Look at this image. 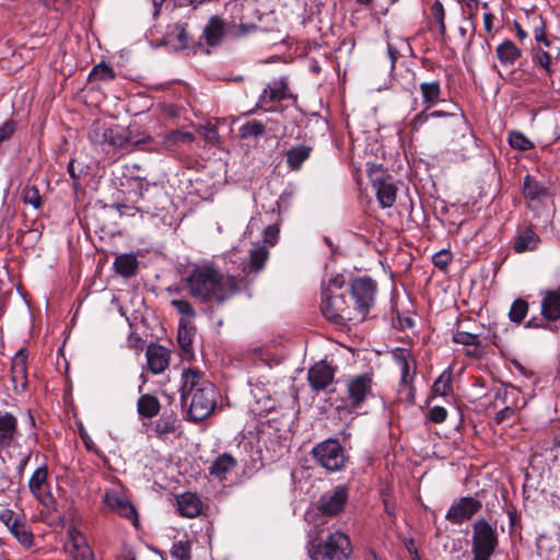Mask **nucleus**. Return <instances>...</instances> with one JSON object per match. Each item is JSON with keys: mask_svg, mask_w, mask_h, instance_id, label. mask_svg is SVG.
<instances>
[{"mask_svg": "<svg viewBox=\"0 0 560 560\" xmlns=\"http://www.w3.org/2000/svg\"><path fill=\"white\" fill-rule=\"evenodd\" d=\"M185 282L190 296L205 303L222 304L240 290L234 276L208 264L195 266Z\"/></svg>", "mask_w": 560, "mask_h": 560, "instance_id": "obj_1", "label": "nucleus"}, {"mask_svg": "<svg viewBox=\"0 0 560 560\" xmlns=\"http://www.w3.org/2000/svg\"><path fill=\"white\" fill-rule=\"evenodd\" d=\"M180 398L182 404L188 406L190 420L198 422L211 415L217 405L218 393L203 373L196 369H185L182 372Z\"/></svg>", "mask_w": 560, "mask_h": 560, "instance_id": "obj_2", "label": "nucleus"}, {"mask_svg": "<svg viewBox=\"0 0 560 560\" xmlns=\"http://www.w3.org/2000/svg\"><path fill=\"white\" fill-rule=\"evenodd\" d=\"M373 385V378L369 374L354 375L348 378L340 407L350 413H361L365 402L374 397Z\"/></svg>", "mask_w": 560, "mask_h": 560, "instance_id": "obj_3", "label": "nucleus"}, {"mask_svg": "<svg viewBox=\"0 0 560 560\" xmlns=\"http://www.w3.org/2000/svg\"><path fill=\"white\" fill-rule=\"evenodd\" d=\"M499 544L495 527L485 518L475 522L471 536L472 560H490Z\"/></svg>", "mask_w": 560, "mask_h": 560, "instance_id": "obj_4", "label": "nucleus"}, {"mask_svg": "<svg viewBox=\"0 0 560 560\" xmlns=\"http://www.w3.org/2000/svg\"><path fill=\"white\" fill-rule=\"evenodd\" d=\"M308 552L312 560H348L352 546L349 537L337 530L329 535L324 545H313Z\"/></svg>", "mask_w": 560, "mask_h": 560, "instance_id": "obj_5", "label": "nucleus"}, {"mask_svg": "<svg viewBox=\"0 0 560 560\" xmlns=\"http://www.w3.org/2000/svg\"><path fill=\"white\" fill-rule=\"evenodd\" d=\"M366 172L382 208H390L396 200L397 188L393 177L381 164L366 163Z\"/></svg>", "mask_w": 560, "mask_h": 560, "instance_id": "obj_6", "label": "nucleus"}, {"mask_svg": "<svg viewBox=\"0 0 560 560\" xmlns=\"http://www.w3.org/2000/svg\"><path fill=\"white\" fill-rule=\"evenodd\" d=\"M315 462L328 471H339L345 467L347 457L342 445L334 439H327L312 451Z\"/></svg>", "mask_w": 560, "mask_h": 560, "instance_id": "obj_7", "label": "nucleus"}, {"mask_svg": "<svg viewBox=\"0 0 560 560\" xmlns=\"http://www.w3.org/2000/svg\"><path fill=\"white\" fill-rule=\"evenodd\" d=\"M250 399L248 400V411L255 417H265L276 409L277 399L271 395L268 384L260 378H250Z\"/></svg>", "mask_w": 560, "mask_h": 560, "instance_id": "obj_8", "label": "nucleus"}, {"mask_svg": "<svg viewBox=\"0 0 560 560\" xmlns=\"http://www.w3.org/2000/svg\"><path fill=\"white\" fill-rule=\"evenodd\" d=\"M322 313L335 324H343L355 318L352 306L348 305L342 293H323Z\"/></svg>", "mask_w": 560, "mask_h": 560, "instance_id": "obj_9", "label": "nucleus"}, {"mask_svg": "<svg viewBox=\"0 0 560 560\" xmlns=\"http://www.w3.org/2000/svg\"><path fill=\"white\" fill-rule=\"evenodd\" d=\"M376 294V283L371 278H358L351 284V300L354 314L364 317L373 306Z\"/></svg>", "mask_w": 560, "mask_h": 560, "instance_id": "obj_10", "label": "nucleus"}, {"mask_svg": "<svg viewBox=\"0 0 560 560\" xmlns=\"http://www.w3.org/2000/svg\"><path fill=\"white\" fill-rule=\"evenodd\" d=\"M104 503L110 511L119 514L121 517L129 520L135 525L138 524V513L136 508L128 499L122 487L114 486L106 489L104 494Z\"/></svg>", "mask_w": 560, "mask_h": 560, "instance_id": "obj_11", "label": "nucleus"}, {"mask_svg": "<svg viewBox=\"0 0 560 560\" xmlns=\"http://www.w3.org/2000/svg\"><path fill=\"white\" fill-rule=\"evenodd\" d=\"M392 360L400 371V386L406 387L409 395L413 392V380L417 362L413 353L406 348H395L390 351Z\"/></svg>", "mask_w": 560, "mask_h": 560, "instance_id": "obj_12", "label": "nucleus"}, {"mask_svg": "<svg viewBox=\"0 0 560 560\" xmlns=\"http://www.w3.org/2000/svg\"><path fill=\"white\" fill-rule=\"evenodd\" d=\"M18 418L9 412L0 413V452L20 447Z\"/></svg>", "mask_w": 560, "mask_h": 560, "instance_id": "obj_13", "label": "nucleus"}, {"mask_svg": "<svg viewBox=\"0 0 560 560\" xmlns=\"http://www.w3.org/2000/svg\"><path fill=\"white\" fill-rule=\"evenodd\" d=\"M48 468L46 465H42L36 468L28 480V488L32 494L44 506L50 508L54 504V497L48 491Z\"/></svg>", "mask_w": 560, "mask_h": 560, "instance_id": "obj_14", "label": "nucleus"}, {"mask_svg": "<svg viewBox=\"0 0 560 560\" xmlns=\"http://www.w3.org/2000/svg\"><path fill=\"white\" fill-rule=\"evenodd\" d=\"M481 509V502L471 497H464L455 501L448 509L445 518L454 524H462L469 520Z\"/></svg>", "mask_w": 560, "mask_h": 560, "instance_id": "obj_15", "label": "nucleus"}, {"mask_svg": "<svg viewBox=\"0 0 560 560\" xmlns=\"http://www.w3.org/2000/svg\"><path fill=\"white\" fill-rule=\"evenodd\" d=\"M11 382L13 390L23 393L27 387V353L21 349L15 353L11 362Z\"/></svg>", "mask_w": 560, "mask_h": 560, "instance_id": "obj_16", "label": "nucleus"}, {"mask_svg": "<svg viewBox=\"0 0 560 560\" xmlns=\"http://www.w3.org/2000/svg\"><path fill=\"white\" fill-rule=\"evenodd\" d=\"M347 500V489L342 486H338L320 497L318 509L323 514L335 515L343 509Z\"/></svg>", "mask_w": 560, "mask_h": 560, "instance_id": "obj_17", "label": "nucleus"}, {"mask_svg": "<svg viewBox=\"0 0 560 560\" xmlns=\"http://www.w3.org/2000/svg\"><path fill=\"white\" fill-rule=\"evenodd\" d=\"M176 509L180 516L195 518L202 513L203 502L199 494L191 491H185L175 497Z\"/></svg>", "mask_w": 560, "mask_h": 560, "instance_id": "obj_18", "label": "nucleus"}, {"mask_svg": "<svg viewBox=\"0 0 560 560\" xmlns=\"http://www.w3.org/2000/svg\"><path fill=\"white\" fill-rule=\"evenodd\" d=\"M334 377V369L324 361L315 363L307 373L308 383L316 392L325 390L332 384Z\"/></svg>", "mask_w": 560, "mask_h": 560, "instance_id": "obj_19", "label": "nucleus"}, {"mask_svg": "<svg viewBox=\"0 0 560 560\" xmlns=\"http://www.w3.org/2000/svg\"><path fill=\"white\" fill-rule=\"evenodd\" d=\"M147 363L153 374L163 373L170 364V351L158 343H150L145 351Z\"/></svg>", "mask_w": 560, "mask_h": 560, "instance_id": "obj_20", "label": "nucleus"}, {"mask_svg": "<svg viewBox=\"0 0 560 560\" xmlns=\"http://www.w3.org/2000/svg\"><path fill=\"white\" fill-rule=\"evenodd\" d=\"M540 313L547 322L560 320V287L541 293Z\"/></svg>", "mask_w": 560, "mask_h": 560, "instance_id": "obj_21", "label": "nucleus"}, {"mask_svg": "<svg viewBox=\"0 0 560 560\" xmlns=\"http://www.w3.org/2000/svg\"><path fill=\"white\" fill-rule=\"evenodd\" d=\"M540 237L532 228H523L518 230L513 243V249L517 254L532 252L538 248Z\"/></svg>", "mask_w": 560, "mask_h": 560, "instance_id": "obj_22", "label": "nucleus"}, {"mask_svg": "<svg viewBox=\"0 0 560 560\" xmlns=\"http://www.w3.org/2000/svg\"><path fill=\"white\" fill-rule=\"evenodd\" d=\"M155 434L163 440L170 438H178L182 434L179 421L175 415H162L155 422L154 425Z\"/></svg>", "mask_w": 560, "mask_h": 560, "instance_id": "obj_23", "label": "nucleus"}, {"mask_svg": "<svg viewBox=\"0 0 560 560\" xmlns=\"http://www.w3.org/2000/svg\"><path fill=\"white\" fill-rule=\"evenodd\" d=\"M235 467L236 459L229 454H222L212 462L209 467V474L218 480L223 481Z\"/></svg>", "mask_w": 560, "mask_h": 560, "instance_id": "obj_24", "label": "nucleus"}, {"mask_svg": "<svg viewBox=\"0 0 560 560\" xmlns=\"http://www.w3.org/2000/svg\"><path fill=\"white\" fill-rule=\"evenodd\" d=\"M68 536L77 560H91L92 550L83 534L74 527L68 529Z\"/></svg>", "mask_w": 560, "mask_h": 560, "instance_id": "obj_25", "label": "nucleus"}, {"mask_svg": "<svg viewBox=\"0 0 560 560\" xmlns=\"http://www.w3.org/2000/svg\"><path fill=\"white\" fill-rule=\"evenodd\" d=\"M497 57L502 66H513L522 56L521 49L511 40L505 39L498 45Z\"/></svg>", "mask_w": 560, "mask_h": 560, "instance_id": "obj_26", "label": "nucleus"}, {"mask_svg": "<svg viewBox=\"0 0 560 560\" xmlns=\"http://www.w3.org/2000/svg\"><path fill=\"white\" fill-rule=\"evenodd\" d=\"M139 261L133 254H120L114 260L115 271L124 278H130L136 275Z\"/></svg>", "mask_w": 560, "mask_h": 560, "instance_id": "obj_27", "label": "nucleus"}, {"mask_svg": "<svg viewBox=\"0 0 560 560\" xmlns=\"http://www.w3.org/2000/svg\"><path fill=\"white\" fill-rule=\"evenodd\" d=\"M288 84L283 79H278L270 82L262 91L259 103L265 104L268 102L281 101L285 98Z\"/></svg>", "mask_w": 560, "mask_h": 560, "instance_id": "obj_28", "label": "nucleus"}, {"mask_svg": "<svg viewBox=\"0 0 560 560\" xmlns=\"http://www.w3.org/2000/svg\"><path fill=\"white\" fill-rule=\"evenodd\" d=\"M420 93L422 103L425 105L427 109L442 101L440 81L422 82L420 84Z\"/></svg>", "mask_w": 560, "mask_h": 560, "instance_id": "obj_29", "label": "nucleus"}, {"mask_svg": "<svg viewBox=\"0 0 560 560\" xmlns=\"http://www.w3.org/2000/svg\"><path fill=\"white\" fill-rule=\"evenodd\" d=\"M312 148L305 144H300L296 147L290 148L287 155V165L292 171H298L301 168L302 164L310 158Z\"/></svg>", "mask_w": 560, "mask_h": 560, "instance_id": "obj_30", "label": "nucleus"}, {"mask_svg": "<svg viewBox=\"0 0 560 560\" xmlns=\"http://www.w3.org/2000/svg\"><path fill=\"white\" fill-rule=\"evenodd\" d=\"M206 40L213 46L221 42L224 34V23L218 16H212L203 30Z\"/></svg>", "mask_w": 560, "mask_h": 560, "instance_id": "obj_31", "label": "nucleus"}, {"mask_svg": "<svg viewBox=\"0 0 560 560\" xmlns=\"http://www.w3.org/2000/svg\"><path fill=\"white\" fill-rule=\"evenodd\" d=\"M9 532L22 546L30 548L33 545V534L24 518L21 517L18 522L12 523Z\"/></svg>", "mask_w": 560, "mask_h": 560, "instance_id": "obj_32", "label": "nucleus"}, {"mask_svg": "<svg viewBox=\"0 0 560 560\" xmlns=\"http://www.w3.org/2000/svg\"><path fill=\"white\" fill-rule=\"evenodd\" d=\"M104 136V141H106L108 153L110 152V149L117 150L125 148L126 143L128 142L126 131L120 127L106 129V135Z\"/></svg>", "mask_w": 560, "mask_h": 560, "instance_id": "obj_33", "label": "nucleus"}, {"mask_svg": "<svg viewBox=\"0 0 560 560\" xmlns=\"http://www.w3.org/2000/svg\"><path fill=\"white\" fill-rule=\"evenodd\" d=\"M269 257V252L265 245L257 244L249 250L248 269L254 272L260 271Z\"/></svg>", "mask_w": 560, "mask_h": 560, "instance_id": "obj_34", "label": "nucleus"}, {"mask_svg": "<svg viewBox=\"0 0 560 560\" xmlns=\"http://www.w3.org/2000/svg\"><path fill=\"white\" fill-rule=\"evenodd\" d=\"M138 412L143 418H153L160 411V402L156 397L151 395H142L138 399Z\"/></svg>", "mask_w": 560, "mask_h": 560, "instance_id": "obj_35", "label": "nucleus"}, {"mask_svg": "<svg viewBox=\"0 0 560 560\" xmlns=\"http://www.w3.org/2000/svg\"><path fill=\"white\" fill-rule=\"evenodd\" d=\"M194 135L189 131L173 130L166 133L162 139V145L165 150L172 151L179 143L191 142Z\"/></svg>", "mask_w": 560, "mask_h": 560, "instance_id": "obj_36", "label": "nucleus"}, {"mask_svg": "<svg viewBox=\"0 0 560 560\" xmlns=\"http://www.w3.org/2000/svg\"><path fill=\"white\" fill-rule=\"evenodd\" d=\"M547 189L539 182L534 179L530 175H526L524 178V196L530 200L538 199L545 196Z\"/></svg>", "mask_w": 560, "mask_h": 560, "instance_id": "obj_37", "label": "nucleus"}, {"mask_svg": "<svg viewBox=\"0 0 560 560\" xmlns=\"http://www.w3.org/2000/svg\"><path fill=\"white\" fill-rule=\"evenodd\" d=\"M528 303L524 299H516L509 311V319L514 324H521L527 316Z\"/></svg>", "mask_w": 560, "mask_h": 560, "instance_id": "obj_38", "label": "nucleus"}, {"mask_svg": "<svg viewBox=\"0 0 560 560\" xmlns=\"http://www.w3.org/2000/svg\"><path fill=\"white\" fill-rule=\"evenodd\" d=\"M265 125L259 120H249L242 125L238 129L242 139L256 138L264 135Z\"/></svg>", "mask_w": 560, "mask_h": 560, "instance_id": "obj_39", "label": "nucleus"}, {"mask_svg": "<svg viewBox=\"0 0 560 560\" xmlns=\"http://www.w3.org/2000/svg\"><path fill=\"white\" fill-rule=\"evenodd\" d=\"M168 36L177 40L176 48L185 49L189 46L190 39L186 31V24L177 23L170 27Z\"/></svg>", "mask_w": 560, "mask_h": 560, "instance_id": "obj_40", "label": "nucleus"}, {"mask_svg": "<svg viewBox=\"0 0 560 560\" xmlns=\"http://www.w3.org/2000/svg\"><path fill=\"white\" fill-rule=\"evenodd\" d=\"M192 339H194V332H192L191 327H188L186 324H183L180 322L179 327H178L177 341H178L180 349L185 353L191 352Z\"/></svg>", "mask_w": 560, "mask_h": 560, "instance_id": "obj_41", "label": "nucleus"}, {"mask_svg": "<svg viewBox=\"0 0 560 560\" xmlns=\"http://www.w3.org/2000/svg\"><path fill=\"white\" fill-rule=\"evenodd\" d=\"M509 143L513 149L527 151L534 148V143L521 131L509 132Z\"/></svg>", "mask_w": 560, "mask_h": 560, "instance_id": "obj_42", "label": "nucleus"}, {"mask_svg": "<svg viewBox=\"0 0 560 560\" xmlns=\"http://www.w3.org/2000/svg\"><path fill=\"white\" fill-rule=\"evenodd\" d=\"M452 373L450 370L443 371L435 380L432 386V392L435 395L446 396L451 390Z\"/></svg>", "mask_w": 560, "mask_h": 560, "instance_id": "obj_43", "label": "nucleus"}, {"mask_svg": "<svg viewBox=\"0 0 560 560\" xmlns=\"http://www.w3.org/2000/svg\"><path fill=\"white\" fill-rule=\"evenodd\" d=\"M104 135H106V129L101 128L98 126L93 127L89 132V140L95 147V149L108 153V149L106 148V141H104Z\"/></svg>", "mask_w": 560, "mask_h": 560, "instance_id": "obj_44", "label": "nucleus"}, {"mask_svg": "<svg viewBox=\"0 0 560 560\" xmlns=\"http://www.w3.org/2000/svg\"><path fill=\"white\" fill-rule=\"evenodd\" d=\"M171 555L177 560H189L190 559V544L188 540H177L173 544Z\"/></svg>", "mask_w": 560, "mask_h": 560, "instance_id": "obj_45", "label": "nucleus"}, {"mask_svg": "<svg viewBox=\"0 0 560 560\" xmlns=\"http://www.w3.org/2000/svg\"><path fill=\"white\" fill-rule=\"evenodd\" d=\"M431 13L434 19V22L439 26L440 35L444 36L446 33V27H445V22H444L445 11H444L443 4L439 0L433 2L432 7H431Z\"/></svg>", "mask_w": 560, "mask_h": 560, "instance_id": "obj_46", "label": "nucleus"}, {"mask_svg": "<svg viewBox=\"0 0 560 560\" xmlns=\"http://www.w3.org/2000/svg\"><path fill=\"white\" fill-rule=\"evenodd\" d=\"M453 341L464 346H480L479 336L467 331H457L453 336Z\"/></svg>", "mask_w": 560, "mask_h": 560, "instance_id": "obj_47", "label": "nucleus"}, {"mask_svg": "<svg viewBox=\"0 0 560 560\" xmlns=\"http://www.w3.org/2000/svg\"><path fill=\"white\" fill-rule=\"evenodd\" d=\"M429 115H430V118L450 116L453 118V125L455 127H459L460 129H465V130L468 129L467 121H466V118L464 117V115L448 114L447 112H443V110H434V112L429 113Z\"/></svg>", "mask_w": 560, "mask_h": 560, "instance_id": "obj_48", "label": "nucleus"}, {"mask_svg": "<svg viewBox=\"0 0 560 560\" xmlns=\"http://www.w3.org/2000/svg\"><path fill=\"white\" fill-rule=\"evenodd\" d=\"M460 5L463 13L466 14L470 20L475 19L479 7L482 4L479 0H456Z\"/></svg>", "mask_w": 560, "mask_h": 560, "instance_id": "obj_49", "label": "nucleus"}, {"mask_svg": "<svg viewBox=\"0 0 560 560\" xmlns=\"http://www.w3.org/2000/svg\"><path fill=\"white\" fill-rule=\"evenodd\" d=\"M23 200L27 205H32L35 209H38L42 205V197L39 191L35 187H27L23 194Z\"/></svg>", "mask_w": 560, "mask_h": 560, "instance_id": "obj_50", "label": "nucleus"}, {"mask_svg": "<svg viewBox=\"0 0 560 560\" xmlns=\"http://www.w3.org/2000/svg\"><path fill=\"white\" fill-rule=\"evenodd\" d=\"M345 284V277L342 275H336L330 278L323 289V293H340Z\"/></svg>", "mask_w": 560, "mask_h": 560, "instance_id": "obj_51", "label": "nucleus"}, {"mask_svg": "<svg viewBox=\"0 0 560 560\" xmlns=\"http://www.w3.org/2000/svg\"><path fill=\"white\" fill-rule=\"evenodd\" d=\"M171 305L174 306L177 310V312L180 313L182 315L188 317H194L196 315L192 305L186 300L173 299L171 301Z\"/></svg>", "mask_w": 560, "mask_h": 560, "instance_id": "obj_52", "label": "nucleus"}, {"mask_svg": "<svg viewBox=\"0 0 560 560\" xmlns=\"http://www.w3.org/2000/svg\"><path fill=\"white\" fill-rule=\"evenodd\" d=\"M91 74L101 80H105V81L114 79L113 69L109 66H107L105 62H101V63L96 65L93 68Z\"/></svg>", "mask_w": 560, "mask_h": 560, "instance_id": "obj_53", "label": "nucleus"}, {"mask_svg": "<svg viewBox=\"0 0 560 560\" xmlns=\"http://www.w3.org/2000/svg\"><path fill=\"white\" fill-rule=\"evenodd\" d=\"M481 8L485 10L483 12V28L489 35L494 34V26L493 22L495 20V16L492 14V12L489 9L488 2H482Z\"/></svg>", "mask_w": 560, "mask_h": 560, "instance_id": "obj_54", "label": "nucleus"}, {"mask_svg": "<svg viewBox=\"0 0 560 560\" xmlns=\"http://www.w3.org/2000/svg\"><path fill=\"white\" fill-rule=\"evenodd\" d=\"M279 226L276 223L268 224L264 229V242L270 246H273L278 242Z\"/></svg>", "mask_w": 560, "mask_h": 560, "instance_id": "obj_55", "label": "nucleus"}, {"mask_svg": "<svg viewBox=\"0 0 560 560\" xmlns=\"http://www.w3.org/2000/svg\"><path fill=\"white\" fill-rule=\"evenodd\" d=\"M430 119V115L427 110H422L416 114L409 122L410 129L412 132H417L428 120Z\"/></svg>", "mask_w": 560, "mask_h": 560, "instance_id": "obj_56", "label": "nucleus"}, {"mask_svg": "<svg viewBox=\"0 0 560 560\" xmlns=\"http://www.w3.org/2000/svg\"><path fill=\"white\" fill-rule=\"evenodd\" d=\"M447 411L444 407L434 406L429 410L428 418L433 423H442L446 420Z\"/></svg>", "mask_w": 560, "mask_h": 560, "instance_id": "obj_57", "label": "nucleus"}, {"mask_svg": "<svg viewBox=\"0 0 560 560\" xmlns=\"http://www.w3.org/2000/svg\"><path fill=\"white\" fill-rule=\"evenodd\" d=\"M451 259H452L451 253L448 250L443 249V250H440L439 253L434 254L432 261H433L434 266L438 267L439 269H444L448 266V264L451 262Z\"/></svg>", "mask_w": 560, "mask_h": 560, "instance_id": "obj_58", "label": "nucleus"}, {"mask_svg": "<svg viewBox=\"0 0 560 560\" xmlns=\"http://www.w3.org/2000/svg\"><path fill=\"white\" fill-rule=\"evenodd\" d=\"M535 61L541 66L548 73H550V62L551 58L548 52L542 49H538L535 57Z\"/></svg>", "mask_w": 560, "mask_h": 560, "instance_id": "obj_59", "label": "nucleus"}, {"mask_svg": "<svg viewBox=\"0 0 560 560\" xmlns=\"http://www.w3.org/2000/svg\"><path fill=\"white\" fill-rule=\"evenodd\" d=\"M14 132V124L13 121H4L1 126H0V145L8 139H10L12 137Z\"/></svg>", "mask_w": 560, "mask_h": 560, "instance_id": "obj_60", "label": "nucleus"}, {"mask_svg": "<svg viewBox=\"0 0 560 560\" xmlns=\"http://www.w3.org/2000/svg\"><path fill=\"white\" fill-rule=\"evenodd\" d=\"M20 516H16L12 510H3L0 512V521L5 525L9 529L12 523H15L20 520Z\"/></svg>", "mask_w": 560, "mask_h": 560, "instance_id": "obj_61", "label": "nucleus"}, {"mask_svg": "<svg viewBox=\"0 0 560 560\" xmlns=\"http://www.w3.org/2000/svg\"><path fill=\"white\" fill-rule=\"evenodd\" d=\"M534 36L536 42L544 43L546 46H549V42L546 38L545 23L541 16H539V25L535 26Z\"/></svg>", "mask_w": 560, "mask_h": 560, "instance_id": "obj_62", "label": "nucleus"}, {"mask_svg": "<svg viewBox=\"0 0 560 560\" xmlns=\"http://www.w3.org/2000/svg\"><path fill=\"white\" fill-rule=\"evenodd\" d=\"M513 415H514V409L512 407H505V408H503V409H501L500 411L497 412V415L494 417V421L498 424H500L503 421H505L506 419L512 418Z\"/></svg>", "mask_w": 560, "mask_h": 560, "instance_id": "obj_63", "label": "nucleus"}, {"mask_svg": "<svg viewBox=\"0 0 560 560\" xmlns=\"http://www.w3.org/2000/svg\"><path fill=\"white\" fill-rule=\"evenodd\" d=\"M262 223L264 221L260 217H252L248 222L245 234L250 235L254 232V230H260Z\"/></svg>", "mask_w": 560, "mask_h": 560, "instance_id": "obj_64", "label": "nucleus"}]
</instances>
